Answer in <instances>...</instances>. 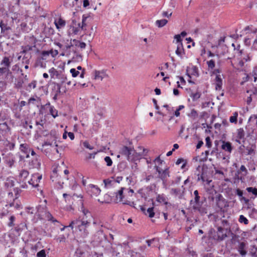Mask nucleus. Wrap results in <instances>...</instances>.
Here are the masks:
<instances>
[{"instance_id": "1", "label": "nucleus", "mask_w": 257, "mask_h": 257, "mask_svg": "<svg viewBox=\"0 0 257 257\" xmlns=\"http://www.w3.org/2000/svg\"><path fill=\"white\" fill-rule=\"evenodd\" d=\"M89 226L87 221H79L76 219L72 220L68 225L77 237L82 238H85L88 236Z\"/></svg>"}, {"instance_id": "2", "label": "nucleus", "mask_w": 257, "mask_h": 257, "mask_svg": "<svg viewBox=\"0 0 257 257\" xmlns=\"http://www.w3.org/2000/svg\"><path fill=\"white\" fill-rule=\"evenodd\" d=\"M47 200L41 202V204L36 207V212L35 217L37 220H47L53 223L58 222V220L54 218L52 215L48 211L47 207Z\"/></svg>"}, {"instance_id": "3", "label": "nucleus", "mask_w": 257, "mask_h": 257, "mask_svg": "<svg viewBox=\"0 0 257 257\" xmlns=\"http://www.w3.org/2000/svg\"><path fill=\"white\" fill-rule=\"evenodd\" d=\"M119 153L124 156L127 160L130 162H133L138 159V153L131 147L123 146L119 151Z\"/></svg>"}, {"instance_id": "4", "label": "nucleus", "mask_w": 257, "mask_h": 257, "mask_svg": "<svg viewBox=\"0 0 257 257\" xmlns=\"http://www.w3.org/2000/svg\"><path fill=\"white\" fill-rule=\"evenodd\" d=\"M199 195L194 196V200L190 201V204L192 205V208L195 211H198L201 215H204L207 213L206 207L203 206V202L200 200Z\"/></svg>"}, {"instance_id": "5", "label": "nucleus", "mask_w": 257, "mask_h": 257, "mask_svg": "<svg viewBox=\"0 0 257 257\" xmlns=\"http://www.w3.org/2000/svg\"><path fill=\"white\" fill-rule=\"evenodd\" d=\"M42 179V175L39 173H35L32 175L31 179L28 181V183L32 185L33 188H37L38 191H40L41 194L43 193V190L39 188V183Z\"/></svg>"}, {"instance_id": "6", "label": "nucleus", "mask_w": 257, "mask_h": 257, "mask_svg": "<svg viewBox=\"0 0 257 257\" xmlns=\"http://www.w3.org/2000/svg\"><path fill=\"white\" fill-rule=\"evenodd\" d=\"M215 201L216 206L220 210H222L225 207L227 206V201L221 194H218L216 196Z\"/></svg>"}, {"instance_id": "7", "label": "nucleus", "mask_w": 257, "mask_h": 257, "mask_svg": "<svg viewBox=\"0 0 257 257\" xmlns=\"http://www.w3.org/2000/svg\"><path fill=\"white\" fill-rule=\"evenodd\" d=\"M39 158V156H36V157H33L31 160L28 161L29 167L30 169H39L40 168L41 163Z\"/></svg>"}, {"instance_id": "8", "label": "nucleus", "mask_w": 257, "mask_h": 257, "mask_svg": "<svg viewBox=\"0 0 257 257\" xmlns=\"http://www.w3.org/2000/svg\"><path fill=\"white\" fill-rule=\"evenodd\" d=\"M13 61V56H4L0 62V65L9 68Z\"/></svg>"}, {"instance_id": "9", "label": "nucleus", "mask_w": 257, "mask_h": 257, "mask_svg": "<svg viewBox=\"0 0 257 257\" xmlns=\"http://www.w3.org/2000/svg\"><path fill=\"white\" fill-rule=\"evenodd\" d=\"M227 237L226 231L221 226L218 227L217 237L214 238L218 241H222Z\"/></svg>"}, {"instance_id": "10", "label": "nucleus", "mask_w": 257, "mask_h": 257, "mask_svg": "<svg viewBox=\"0 0 257 257\" xmlns=\"http://www.w3.org/2000/svg\"><path fill=\"white\" fill-rule=\"evenodd\" d=\"M93 73L95 80H100L102 81L104 78L108 76L105 70H102L101 71L95 70Z\"/></svg>"}, {"instance_id": "11", "label": "nucleus", "mask_w": 257, "mask_h": 257, "mask_svg": "<svg viewBox=\"0 0 257 257\" xmlns=\"http://www.w3.org/2000/svg\"><path fill=\"white\" fill-rule=\"evenodd\" d=\"M71 42H72V44H71L70 45L67 46V49H69L71 47L75 46L77 47L80 48L81 50H82L85 49L86 46V45L84 42H80V41L76 39H73L71 40Z\"/></svg>"}, {"instance_id": "12", "label": "nucleus", "mask_w": 257, "mask_h": 257, "mask_svg": "<svg viewBox=\"0 0 257 257\" xmlns=\"http://www.w3.org/2000/svg\"><path fill=\"white\" fill-rule=\"evenodd\" d=\"M122 180V177L118 176L116 178L115 181H113L109 180V179H104L103 180V183L104 184V186L105 188L110 187L112 186V185L115 183H119Z\"/></svg>"}, {"instance_id": "13", "label": "nucleus", "mask_w": 257, "mask_h": 257, "mask_svg": "<svg viewBox=\"0 0 257 257\" xmlns=\"http://www.w3.org/2000/svg\"><path fill=\"white\" fill-rule=\"evenodd\" d=\"M169 173V168H167L161 172L158 175V177L162 180L163 183H166L167 178L170 176Z\"/></svg>"}, {"instance_id": "14", "label": "nucleus", "mask_w": 257, "mask_h": 257, "mask_svg": "<svg viewBox=\"0 0 257 257\" xmlns=\"http://www.w3.org/2000/svg\"><path fill=\"white\" fill-rule=\"evenodd\" d=\"M20 149L21 152L26 154V158H29L30 157L29 154L31 151V148L27 144H22L20 145Z\"/></svg>"}, {"instance_id": "15", "label": "nucleus", "mask_w": 257, "mask_h": 257, "mask_svg": "<svg viewBox=\"0 0 257 257\" xmlns=\"http://www.w3.org/2000/svg\"><path fill=\"white\" fill-rule=\"evenodd\" d=\"M51 94L61 93V84L53 82L51 84Z\"/></svg>"}, {"instance_id": "16", "label": "nucleus", "mask_w": 257, "mask_h": 257, "mask_svg": "<svg viewBox=\"0 0 257 257\" xmlns=\"http://www.w3.org/2000/svg\"><path fill=\"white\" fill-rule=\"evenodd\" d=\"M29 175V172L28 171H27L25 169L22 170L20 171V174L18 176L19 181L24 182L26 180V179H27V178L28 177Z\"/></svg>"}, {"instance_id": "17", "label": "nucleus", "mask_w": 257, "mask_h": 257, "mask_svg": "<svg viewBox=\"0 0 257 257\" xmlns=\"http://www.w3.org/2000/svg\"><path fill=\"white\" fill-rule=\"evenodd\" d=\"M72 23L73 26H71L70 28V32H71L72 34L77 35L79 33L80 30H83V26H81V27H76V21L75 20H72Z\"/></svg>"}, {"instance_id": "18", "label": "nucleus", "mask_w": 257, "mask_h": 257, "mask_svg": "<svg viewBox=\"0 0 257 257\" xmlns=\"http://www.w3.org/2000/svg\"><path fill=\"white\" fill-rule=\"evenodd\" d=\"M215 89L220 90L222 89V80L220 75L217 74L215 79Z\"/></svg>"}, {"instance_id": "19", "label": "nucleus", "mask_w": 257, "mask_h": 257, "mask_svg": "<svg viewBox=\"0 0 257 257\" xmlns=\"http://www.w3.org/2000/svg\"><path fill=\"white\" fill-rule=\"evenodd\" d=\"M124 189H125L124 187H121L119 190L114 193L115 195V200L116 202H121L122 201V199L124 198L123 193Z\"/></svg>"}, {"instance_id": "20", "label": "nucleus", "mask_w": 257, "mask_h": 257, "mask_svg": "<svg viewBox=\"0 0 257 257\" xmlns=\"http://www.w3.org/2000/svg\"><path fill=\"white\" fill-rule=\"evenodd\" d=\"M175 53L179 57L181 58L183 57V55L185 54V51L182 43H179V44H177V49L176 50Z\"/></svg>"}, {"instance_id": "21", "label": "nucleus", "mask_w": 257, "mask_h": 257, "mask_svg": "<svg viewBox=\"0 0 257 257\" xmlns=\"http://www.w3.org/2000/svg\"><path fill=\"white\" fill-rule=\"evenodd\" d=\"M222 144L221 145V148L225 151L228 153H231L232 150L231 144L229 142L222 141Z\"/></svg>"}, {"instance_id": "22", "label": "nucleus", "mask_w": 257, "mask_h": 257, "mask_svg": "<svg viewBox=\"0 0 257 257\" xmlns=\"http://www.w3.org/2000/svg\"><path fill=\"white\" fill-rule=\"evenodd\" d=\"M246 243L244 242H240L239 243L238 247V251L240 254L242 256H244L246 254V251L245 250Z\"/></svg>"}, {"instance_id": "23", "label": "nucleus", "mask_w": 257, "mask_h": 257, "mask_svg": "<svg viewBox=\"0 0 257 257\" xmlns=\"http://www.w3.org/2000/svg\"><path fill=\"white\" fill-rule=\"evenodd\" d=\"M187 115L193 120L196 119L198 117V113L194 108H191L190 112L187 114Z\"/></svg>"}, {"instance_id": "24", "label": "nucleus", "mask_w": 257, "mask_h": 257, "mask_svg": "<svg viewBox=\"0 0 257 257\" xmlns=\"http://www.w3.org/2000/svg\"><path fill=\"white\" fill-rule=\"evenodd\" d=\"M187 75L189 78H191V75L194 76H198V68L196 66H193L189 69H187Z\"/></svg>"}, {"instance_id": "25", "label": "nucleus", "mask_w": 257, "mask_h": 257, "mask_svg": "<svg viewBox=\"0 0 257 257\" xmlns=\"http://www.w3.org/2000/svg\"><path fill=\"white\" fill-rule=\"evenodd\" d=\"M54 23L57 29L64 27L66 24L65 21L61 18L55 20Z\"/></svg>"}, {"instance_id": "26", "label": "nucleus", "mask_w": 257, "mask_h": 257, "mask_svg": "<svg viewBox=\"0 0 257 257\" xmlns=\"http://www.w3.org/2000/svg\"><path fill=\"white\" fill-rule=\"evenodd\" d=\"M92 218V216L91 214H88L86 215H83L82 217L79 216L78 218L76 219V220L79 221H87L88 222V225H90L91 218Z\"/></svg>"}, {"instance_id": "27", "label": "nucleus", "mask_w": 257, "mask_h": 257, "mask_svg": "<svg viewBox=\"0 0 257 257\" xmlns=\"http://www.w3.org/2000/svg\"><path fill=\"white\" fill-rule=\"evenodd\" d=\"M15 185V181L11 178H8L4 183V186L6 189L11 188Z\"/></svg>"}, {"instance_id": "28", "label": "nucleus", "mask_w": 257, "mask_h": 257, "mask_svg": "<svg viewBox=\"0 0 257 257\" xmlns=\"http://www.w3.org/2000/svg\"><path fill=\"white\" fill-rule=\"evenodd\" d=\"M4 146L10 150H13L15 147V142L14 141L10 142L6 140L4 143Z\"/></svg>"}, {"instance_id": "29", "label": "nucleus", "mask_w": 257, "mask_h": 257, "mask_svg": "<svg viewBox=\"0 0 257 257\" xmlns=\"http://www.w3.org/2000/svg\"><path fill=\"white\" fill-rule=\"evenodd\" d=\"M0 28L2 34H5L7 31L11 29V27L8 26L7 24H4L3 21L0 22Z\"/></svg>"}, {"instance_id": "30", "label": "nucleus", "mask_w": 257, "mask_h": 257, "mask_svg": "<svg viewBox=\"0 0 257 257\" xmlns=\"http://www.w3.org/2000/svg\"><path fill=\"white\" fill-rule=\"evenodd\" d=\"M46 105H50V113L55 118L58 116V111L53 106L50 105V103L46 104Z\"/></svg>"}, {"instance_id": "31", "label": "nucleus", "mask_w": 257, "mask_h": 257, "mask_svg": "<svg viewBox=\"0 0 257 257\" xmlns=\"http://www.w3.org/2000/svg\"><path fill=\"white\" fill-rule=\"evenodd\" d=\"M7 74V75H9L12 74L9 68H7L5 67H0V76H2L4 74Z\"/></svg>"}, {"instance_id": "32", "label": "nucleus", "mask_w": 257, "mask_h": 257, "mask_svg": "<svg viewBox=\"0 0 257 257\" xmlns=\"http://www.w3.org/2000/svg\"><path fill=\"white\" fill-rule=\"evenodd\" d=\"M167 23L168 20L166 19L157 20L156 21V25L159 28H162L165 26Z\"/></svg>"}, {"instance_id": "33", "label": "nucleus", "mask_w": 257, "mask_h": 257, "mask_svg": "<svg viewBox=\"0 0 257 257\" xmlns=\"http://www.w3.org/2000/svg\"><path fill=\"white\" fill-rule=\"evenodd\" d=\"M190 97L192 98L193 101L197 100L201 96V93L199 92H191L190 94Z\"/></svg>"}, {"instance_id": "34", "label": "nucleus", "mask_w": 257, "mask_h": 257, "mask_svg": "<svg viewBox=\"0 0 257 257\" xmlns=\"http://www.w3.org/2000/svg\"><path fill=\"white\" fill-rule=\"evenodd\" d=\"M170 193L172 195H176V196H177V195H178L179 194H180L179 198H181L182 197V196H181V190L180 189L172 188L171 189Z\"/></svg>"}, {"instance_id": "35", "label": "nucleus", "mask_w": 257, "mask_h": 257, "mask_svg": "<svg viewBox=\"0 0 257 257\" xmlns=\"http://www.w3.org/2000/svg\"><path fill=\"white\" fill-rule=\"evenodd\" d=\"M157 201L160 203H164L165 204H167L166 198L164 195H158L157 197Z\"/></svg>"}, {"instance_id": "36", "label": "nucleus", "mask_w": 257, "mask_h": 257, "mask_svg": "<svg viewBox=\"0 0 257 257\" xmlns=\"http://www.w3.org/2000/svg\"><path fill=\"white\" fill-rule=\"evenodd\" d=\"M246 191L249 193H251L255 197L257 196V188L255 187H247L246 188Z\"/></svg>"}, {"instance_id": "37", "label": "nucleus", "mask_w": 257, "mask_h": 257, "mask_svg": "<svg viewBox=\"0 0 257 257\" xmlns=\"http://www.w3.org/2000/svg\"><path fill=\"white\" fill-rule=\"evenodd\" d=\"M244 132L242 128H239L237 130V138L238 139H242L244 138Z\"/></svg>"}, {"instance_id": "38", "label": "nucleus", "mask_w": 257, "mask_h": 257, "mask_svg": "<svg viewBox=\"0 0 257 257\" xmlns=\"http://www.w3.org/2000/svg\"><path fill=\"white\" fill-rule=\"evenodd\" d=\"M37 85V81L33 80L32 82L30 83L28 85L27 90L30 91L32 89L36 88Z\"/></svg>"}, {"instance_id": "39", "label": "nucleus", "mask_w": 257, "mask_h": 257, "mask_svg": "<svg viewBox=\"0 0 257 257\" xmlns=\"http://www.w3.org/2000/svg\"><path fill=\"white\" fill-rule=\"evenodd\" d=\"M91 186L92 188L93 189L92 192L96 196L98 195L101 192L100 189L97 186L94 185H91Z\"/></svg>"}, {"instance_id": "40", "label": "nucleus", "mask_w": 257, "mask_h": 257, "mask_svg": "<svg viewBox=\"0 0 257 257\" xmlns=\"http://www.w3.org/2000/svg\"><path fill=\"white\" fill-rule=\"evenodd\" d=\"M181 163H183L182 165L181 166V168L182 169H183L184 168V167H185L186 164H187V162L186 161H185L184 159H183V158H179L177 160L176 164V165H179Z\"/></svg>"}, {"instance_id": "41", "label": "nucleus", "mask_w": 257, "mask_h": 257, "mask_svg": "<svg viewBox=\"0 0 257 257\" xmlns=\"http://www.w3.org/2000/svg\"><path fill=\"white\" fill-rule=\"evenodd\" d=\"M249 215L250 217L257 220V209L254 208H252L249 213Z\"/></svg>"}, {"instance_id": "42", "label": "nucleus", "mask_w": 257, "mask_h": 257, "mask_svg": "<svg viewBox=\"0 0 257 257\" xmlns=\"http://www.w3.org/2000/svg\"><path fill=\"white\" fill-rule=\"evenodd\" d=\"M239 221L240 223H243L245 225H246L248 223V219L245 216H244L243 215H241L239 216Z\"/></svg>"}, {"instance_id": "43", "label": "nucleus", "mask_w": 257, "mask_h": 257, "mask_svg": "<svg viewBox=\"0 0 257 257\" xmlns=\"http://www.w3.org/2000/svg\"><path fill=\"white\" fill-rule=\"evenodd\" d=\"M104 161L105 162L106 165L108 167H110L112 164V161L110 157L106 156L104 159Z\"/></svg>"}, {"instance_id": "44", "label": "nucleus", "mask_w": 257, "mask_h": 257, "mask_svg": "<svg viewBox=\"0 0 257 257\" xmlns=\"http://www.w3.org/2000/svg\"><path fill=\"white\" fill-rule=\"evenodd\" d=\"M16 219L14 215H12L9 218V222L8 223V225L9 227H13L15 225L14 222L15 221Z\"/></svg>"}, {"instance_id": "45", "label": "nucleus", "mask_w": 257, "mask_h": 257, "mask_svg": "<svg viewBox=\"0 0 257 257\" xmlns=\"http://www.w3.org/2000/svg\"><path fill=\"white\" fill-rule=\"evenodd\" d=\"M207 64L209 69H213L215 67V61L212 59L208 61Z\"/></svg>"}, {"instance_id": "46", "label": "nucleus", "mask_w": 257, "mask_h": 257, "mask_svg": "<svg viewBox=\"0 0 257 257\" xmlns=\"http://www.w3.org/2000/svg\"><path fill=\"white\" fill-rule=\"evenodd\" d=\"M75 56L73 57L72 61H80L82 60V57L80 54H79L77 53H75Z\"/></svg>"}, {"instance_id": "47", "label": "nucleus", "mask_w": 257, "mask_h": 257, "mask_svg": "<svg viewBox=\"0 0 257 257\" xmlns=\"http://www.w3.org/2000/svg\"><path fill=\"white\" fill-rule=\"evenodd\" d=\"M147 213L149 214V217L150 218H152L155 215V212L154 211V207H150L147 210Z\"/></svg>"}, {"instance_id": "48", "label": "nucleus", "mask_w": 257, "mask_h": 257, "mask_svg": "<svg viewBox=\"0 0 257 257\" xmlns=\"http://www.w3.org/2000/svg\"><path fill=\"white\" fill-rule=\"evenodd\" d=\"M37 257H46V251L45 249H42L37 253Z\"/></svg>"}, {"instance_id": "49", "label": "nucleus", "mask_w": 257, "mask_h": 257, "mask_svg": "<svg viewBox=\"0 0 257 257\" xmlns=\"http://www.w3.org/2000/svg\"><path fill=\"white\" fill-rule=\"evenodd\" d=\"M70 72L71 73L73 77H77L80 73V72L76 70L74 68L71 69Z\"/></svg>"}, {"instance_id": "50", "label": "nucleus", "mask_w": 257, "mask_h": 257, "mask_svg": "<svg viewBox=\"0 0 257 257\" xmlns=\"http://www.w3.org/2000/svg\"><path fill=\"white\" fill-rule=\"evenodd\" d=\"M82 203V207H81V211L83 213V215H86L88 214H91V213L89 211V210L87 209H85L82 203V200H81Z\"/></svg>"}, {"instance_id": "51", "label": "nucleus", "mask_w": 257, "mask_h": 257, "mask_svg": "<svg viewBox=\"0 0 257 257\" xmlns=\"http://www.w3.org/2000/svg\"><path fill=\"white\" fill-rule=\"evenodd\" d=\"M57 241L59 242L60 243L64 242H65V240H66V237L64 236V235H63V234L60 235L57 238Z\"/></svg>"}, {"instance_id": "52", "label": "nucleus", "mask_w": 257, "mask_h": 257, "mask_svg": "<svg viewBox=\"0 0 257 257\" xmlns=\"http://www.w3.org/2000/svg\"><path fill=\"white\" fill-rule=\"evenodd\" d=\"M23 83L24 81L23 80H19L15 83V87L18 89L21 88L22 87Z\"/></svg>"}, {"instance_id": "53", "label": "nucleus", "mask_w": 257, "mask_h": 257, "mask_svg": "<svg viewBox=\"0 0 257 257\" xmlns=\"http://www.w3.org/2000/svg\"><path fill=\"white\" fill-rule=\"evenodd\" d=\"M45 123V120L43 119L42 118H41L40 120H37L36 121V124L37 125H41V126H42L43 128H44V124Z\"/></svg>"}, {"instance_id": "54", "label": "nucleus", "mask_w": 257, "mask_h": 257, "mask_svg": "<svg viewBox=\"0 0 257 257\" xmlns=\"http://www.w3.org/2000/svg\"><path fill=\"white\" fill-rule=\"evenodd\" d=\"M27 212L31 214H35L36 212V208L35 209L34 207H28L27 208Z\"/></svg>"}, {"instance_id": "55", "label": "nucleus", "mask_w": 257, "mask_h": 257, "mask_svg": "<svg viewBox=\"0 0 257 257\" xmlns=\"http://www.w3.org/2000/svg\"><path fill=\"white\" fill-rule=\"evenodd\" d=\"M83 146L89 150H92L93 147L91 146L87 141H84L83 143Z\"/></svg>"}, {"instance_id": "56", "label": "nucleus", "mask_w": 257, "mask_h": 257, "mask_svg": "<svg viewBox=\"0 0 257 257\" xmlns=\"http://www.w3.org/2000/svg\"><path fill=\"white\" fill-rule=\"evenodd\" d=\"M15 162V160L13 158H12L9 160H7V164L9 166V167L11 168L14 165Z\"/></svg>"}, {"instance_id": "57", "label": "nucleus", "mask_w": 257, "mask_h": 257, "mask_svg": "<svg viewBox=\"0 0 257 257\" xmlns=\"http://www.w3.org/2000/svg\"><path fill=\"white\" fill-rule=\"evenodd\" d=\"M235 194H236V195L240 197V198L243 197V191L242 190H241L240 189H238V188L236 189V190H235Z\"/></svg>"}, {"instance_id": "58", "label": "nucleus", "mask_w": 257, "mask_h": 257, "mask_svg": "<svg viewBox=\"0 0 257 257\" xmlns=\"http://www.w3.org/2000/svg\"><path fill=\"white\" fill-rule=\"evenodd\" d=\"M205 141L206 146L208 148H210L211 147V141L210 138L209 137H207L205 139Z\"/></svg>"}, {"instance_id": "59", "label": "nucleus", "mask_w": 257, "mask_h": 257, "mask_svg": "<svg viewBox=\"0 0 257 257\" xmlns=\"http://www.w3.org/2000/svg\"><path fill=\"white\" fill-rule=\"evenodd\" d=\"M49 72L51 76L52 75H58V71L53 67L51 68L50 69H49Z\"/></svg>"}, {"instance_id": "60", "label": "nucleus", "mask_w": 257, "mask_h": 257, "mask_svg": "<svg viewBox=\"0 0 257 257\" xmlns=\"http://www.w3.org/2000/svg\"><path fill=\"white\" fill-rule=\"evenodd\" d=\"M249 121H254V123H257V114L252 115L249 118Z\"/></svg>"}, {"instance_id": "61", "label": "nucleus", "mask_w": 257, "mask_h": 257, "mask_svg": "<svg viewBox=\"0 0 257 257\" xmlns=\"http://www.w3.org/2000/svg\"><path fill=\"white\" fill-rule=\"evenodd\" d=\"M174 38L176 40L177 44H179V43H182V39L180 35H176L174 36Z\"/></svg>"}, {"instance_id": "62", "label": "nucleus", "mask_w": 257, "mask_h": 257, "mask_svg": "<svg viewBox=\"0 0 257 257\" xmlns=\"http://www.w3.org/2000/svg\"><path fill=\"white\" fill-rule=\"evenodd\" d=\"M172 15V13H169L168 12H163L162 14V16L163 17H167L168 18H170Z\"/></svg>"}, {"instance_id": "63", "label": "nucleus", "mask_w": 257, "mask_h": 257, "mask_svg": "<svg viewBox=\"0 0 257 257\" xmlns=\"http://www.w3.org/2000/svg\"><path fill=\"white\" fill-rule=\"evenodd\" d=\"M252 49L254 50L257 51V35H256L255 39H254V40L253 41V44L252 46Z\"/></svg>"}, {"instance_id": "64", "label": "nucleus", "mask_w": 257, "mask_h": 257, "mask_svg": "<svg viewBox=\"0 0 257 257\" xmlns=\"http://www.w3.org/2000/svg\"><path fill=\"white\" fill-rule=\"evenodd\" d=\"M112 254L115 257H120V253L115 250L114 248H112Z\"/></svg>"}]
</instances>
